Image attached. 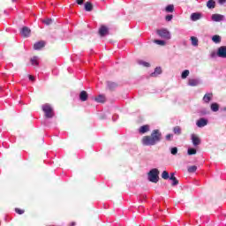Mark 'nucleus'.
Instances as JSON below:
<instances>
[{
  "label": "nucleus",
  "instance_id": "nucleus-1",
  "mask_svg": "<svg viewBox=\"0 0 226 226\" xmlns=\"http://www.w3.org/2000/svg\"><path fill=\"white\" fill-rule=\"evenodd\" d=\"M162 140V132L155 129L152 132L150 136H144L141 142L143 146H156Z\"/></svg>",
  "mask_w": 226,
  "mask_h": 226
},
{
  "label": "nucleus",
  "instance_id": "nucleus-2",
  "mask_svg": "<svg viewBox=\"0 0 226 226\" xmlns=\"http://www.w3.org/2000/svg\"><path fill=\"white\" fill-rule=\"evenodd\" d=\"M159 175L160 171L158 170V169H152L148 172V181H150V183H156L159 179Z\"/></svg>",
  "mask_w": 226,
  "mask_h": 226
},
{
  "label": "nucleus",
  "instance_id": "nucleus-3",
  "mask_svg": "<svg viewBox=\"0 0 226 226\" xmlns=\"http://www.w3.org/2000/svg\"><path fill=\"white\" fill-rule=\"evenodd\" d=\"M42 110L45 114V117H47L48 119L54 117V109H52V106H50V104L47 103L42 105Z\"/></svg>",
  "mask_w": 226,
  "mask_h": 226
},
{
  "label": "nucleus",
  "instance_id": "nucleus-4",
  "mask_svg": "<svg viewBox=\"0 0 226 226\" xmlns=\"http://www.w3.org/2000/svg\"><path fill=\"white\" fill-rule=\"evenodd\" d=\"M156 34L161 38H163L164 40H170V32L169 30L162 28L156 31Z\"/></svg>",
  "mask_w": 226,
  "mask_h": 226
},
{
  "label": "nucleus",
  "instance_id": "nucleus-5",
  "mask_svg": "<svg viewBox=\"0 0 226 226\" xmlns=\"http://www.w3.org/2000/svg\"><path fill=\"white\" fill-rule=\"evenodd\" d=\"M217 57H222V59H226V46H221L218 48L216 52Z\"/></svg>",
  "mask_w": 226,
  "mask_h": 226
},
{
  "label": "nucleus",
  "instance_id": "nucleus-6",
  "mask_svg": "<svg viewBox=\"0 0 226 226\" xmlns=\"http://www.w3.org/2000/svg\"><path fill=\"white\" fill-rule=\"evenodd\" d=\"M191 140H192L194 147H197V146H200L201 140H200V138L199 136H197V134H192Z\"/></svg>",
  "mask_w": 226,
  "mask_h": 226
},
{
  "label": "nucleus",
  "instance_id": "nucleus-7",
  "mask_svg": "<svg viewBox=\"0 0 226 226\" xmlns=\"http://www.w3.org/2000/svg\"><path fill=\"white\" fill-rule=\"evenodd\" d=\"M20 34L23 38H29L31 35V29L27 26H24L20 31Z\"/></svg>",
  "mask_w": 226,
  "mask_h": 226
},
{
  "label": "nucleus",
  "instance_id": "nucleus-8",
  "mask_svg": "<svg viewBox=\"0 0 226 226\" xmlns=\"http://www.w3.org/2000/svg\"><path fill=\"white\" fill-rule=\"evenodd\" d=\"M201 81L200 79H190L188 80V86H191V87H195L199 85H200Z\"/></svg>",
  "mask_w": 226,
  "mask_h": 226
},
{
  "label": "nucleus",
  "instance_id": "nucleus-9",
  "mask_svg": "<svg viewBox=\"0 0 226 226\" xmlns=\"http://www.w3.org/2000/svg\"><path fill=\"white\" fill-rule=\"evenodd\" d=\"M202 19V14L200 12H193L191 14V20L192 22H197Z\"/></svg>",
  "mask_w": 226,
  "mask_h": 226
},
{
  "label": "nucleus",
  "instance_id": "nucleus-10",
  "mask_svg": "<svg viewBox=\"0 0 226 226\" xmlns=\"http://www.w3.org/2000/svg\"><path fill=\"white\" fill-rule=\"evenodd\" d=\"M196 125L198 126V128H204V126H207V119H206V118H200L196 122Z\"/></svg>",
  "mask_w": 226,
  "mask_h": 226
},
{
  "label": "nucleus",
  "instance_id": "nucleus-11",
  "mask_svg": "<svg viewBox=\"0 0 226 226\" xmlns=\"http://www.w3.org/2000/svg\"><path fill=\"white\" fill-rule=\"evenodd\" d=\"M43 47H45V41H40L34 44V50H41V49H43Z\"/></svg>",
  "mask_w": 226,
  "mask_h": 226
},
{
  "label": "nucleus",
  "instance_id": "nucleus-12",
  "mask_svg": "<svg viewBox=\"0 0 226 226\" xmlns=\"http://www.w3.org/2000/svg\"><path fill=\"white\" fill-rule=\"evenodd\" d=\"M211 19H212L213 22H222V20H223V15L213 14Z\"/></svg>",
  "mask_w": 226,
  "mask_h": 226
},
{
  "label": "nucleus",
  "instance_id": "nucleus-13",
  "mask_svg": "<svg viewBox=\"0 0 226 226\" xmlns=\"http://www.w3.org/2000/svg\"><path fill=\"white\" fill-rule=\"evenodd\" d=\"M99 34L101 36H105V35L109 34V28L105 26H102L99 29Z\"/></svg>",
  "mask_w": 226,
  "mask_h": 226
},
{
  "label": "nucleus",
  "instance_id": "nucleus-14",
  "mask_svg": "<svg viewBox=\"0 0 226 226\" xmlns=\"http://www.w3.org/2000/svg\"><path fill=\"white\" fill-rule=\"evenodd\" d=\"M213 100V94L212 93H207L204 96H203V102L204 103H209V102H211Z\"/></svg>",
  "mask_w": 226,
  "mask_h": 226
},
{
  "label": "nucleus",
  "instance_id": "nucleus-15",
  "mask_svg": "<svg viewBox=\"0 0 226 226\" xmlns=\"http://www.w3.org/2000/svg\"><path fill=\"white\" fill-rule=\"evenodd\" d=\"M87 92L86 91H81L80 94H79V100L81 102H87Z\"/></svg>",
  "mask_w": 226,
  "mask_h": 226
},
{
  "label": "nucleus",
  "instance_id": "nucleus-16",
  "mask_svg": "<svg viewBox=\"0 0 226 226\" xmlns=\"http://www.w3.org/2000/svg\"><path fill=\"white\" fill-rule=\"evenodd\" d=\"M162 74V67H156L154 72L150 74L151 77H158Z\"/></svg>",
  "mask_w": 226,
  "mask_h": 226
},
{
  "label": "nucleus",
  "instance_id": "nucleus-17",
  "mask_svg": "<svg viewBox=\"0 0 226 226\" xmlns=\"http://www.w3.org/2000/svg\"><path fill=\"white\" fill-rule=\"evenodd\" d=\"M210 109H211L212 112H218V110H220V105L216 102H213L210 105Z\"/></svg>",
  "mask_w": 226,
  "mask_h": 226
},
{
  "label": "nucleus",
  "instance_id": "nucleus-18",
  "mask_svg": "<svg viewBox=\"0 0 226 226\" xmlns=\"http://www.w3.org/2000/svg\"><path fill=\"white\" fill-rule=\"evenodd\" d=\"M139 133H147V132H149V125L146 124V125L139 127Z\"/></svg>",
  "mask_w": 226,
  "mask_h": 226
},
{
  "label": "nucleus",
  "instance_id": "nucleus-19",
  "mask_svg": "<svg viewBox=\"0 0 226 226\" xmlns=\"http://www.w3.org/2000/svg\"><path fill=\"white\" fill-rule=\"evenodd\" d=\"M192 46V47H199V39L195 36L191 37Z\"/></svg>",
  "mask_w": 226,
  "mask_h": 226
},
{
  "label": "nucleus",
  "instance_id": "nucleus-20",
  "mask_svg": "<svg viewBox=\"0 0 226 226\" xmlns=\"http://www.w3.org/2000/svg\"><path fill=\"white\" fill-rule=\"evenodd\" d=\"M207 8H209V10H213V8L216 6V3L215 2V0H208V2L207 3Z\"/></svg>",
  "mask_w": 226,
  "mask_h": 226
},
{
  "label": "nucleus",
  "instance_id": "nucleus-21",
  "mask_svg": "<svg viewBox=\"0 0 226 226\" xmlns=\"http://www.w3.org/2000/svg\"><path fill=\"white\" fill-rule=\"evenodd\" d=\"M86 11H93V4L90 2L85 4Z\"/></svg>",
  "mask_w": 226,
  "mask_h": 226
},
{
  "label": "nucleus",
  "instance_id": "nucleus-22",
  "mask_svg": "<svg viewBox=\"0 0 226 226\" xmlns=\"http://www.w3.org/2000/svg\"><path fill=\"white\" fill-rule=\"evenodd\" d=\"M138 64L140 65V66H144L145 68H149V66H151V64L144 60H139L138 61Z\"/></svg>",
  "mask_w": 226,
  "mask_h": 226
},
{
  "label": "nucleus",
  "instance_id": "nucleus-23",
  "mask_svg": "<svg viewBox=\"0 0 226 226\" xmlns=\"http://www.w3.org/2000/svg\"><path fill=\"white\" fill-rule=\"evenodd\" d=\"M94 100L97 102V103H105V97L102 94H100L98 97H95Z\"/></svg>",
  "mask_w": 226,
  "mask_h": 226
},
{
  "label": "nucleus",
  "instance_id": "nucleus-24",
  "mask_svg": "<svg viewBox=\"0 0 226 226\" xmlns=\"http://www.w3.org/2000/svg\"><path fill=\"white\" fill-rule=\"evenodd\" d=\"M107 86H108L109 89H111V90L116 89V87H117V84L114 83L112 81H108Z\"/></svg>",
  "mask_w": 226,
  "mask_h": 226
},
{
  "label": "nucleus",
  "instance_id": "nucleus-25",
  "mask_svg": "<svg viewBox=\"0 0 226 226\" xmlns=\"http://www.w3.org/2000/svg\"><path fill=\"white\" fill-rule=\"evenodd\" d=\"M212 41H214V43H220L222 41V37H220V35H214L212 37Z\"/></svg>",
  "mask_w": 226,
  "mask_h": 226
},
{
  "label": "nucleus",
  "instance_id": "nucleus-26",
  "mask_svg": "<svg viewBox=\"0 0 226 226\" xmlns=\"http://www.w3.org/2000/svg\"><path fill=\"white\" fill-rule=\"evenodd\" d=\"M167 13H172L174 11V4H169L166 8H165Z\"/></svg>",
  "mask_w": 226,
  "mask_h": 226
},
{
  "label": "nucleus",
  "instance_id": "nucleus-27",
  "mask_svg": "<svg viewBox=\"0 0 226 226\" xmlns=\"http://www.w3.org/2000/svg\"><path fill=\"white\" fill-rule=\"evenodd\" d=\"M31 64H33V66H38V56L32 57Z\"/></svg>",
  "mask_w": 226,
  "mask_h": 226
},
{
  "label": "nucleus",
  "instance_id": "nucleus-28",
  "mask_svg": "<svg viewBox=\"0 0 226 226\" xmlns=\"http://www.w3.org/2000/svg\"><path fill=\"white\" fill-rule=\"evenodd\" d=\"M173 132L175 135H181V127L179 126L174 127Z\"/></svg>",
  "mask_w": 226,
  "mask_h": 226
},
{
  "label": "nucleus",
  "instance_id": "nucleus-29",
  "mask_svg": "<svg viewBox=\"0 0 226 226\" xmlns=\"http://www.w3.org/2000/svg\"><path fill=\"white\" fill-rule=\"evenodd\" d=\"M187 154H189V155L197 154V149H195V148H188Z\"/></svg>",
  "mask_w": 226,
  "mask_h": 226
},
{
  "label": "nucleus",
  "instance_id": "nucleus-30",
  "mask_svg": "<svg viewBox=\"0 0 226 226\" xmlns=\"http://www.w3.org/2000/svg\"><path fill=\"white\" fill-rule=\"evenodd\" d=\"M188 75H190V71L188 70H185L183 72H182V79H186L188 77Z\"/></svg>",
  "mask_w": 226,
  "mask_h": 226
},
{
  "label": "nucleus",
  "instance_id": "nucleus-31",
  "mask_svg": "<svg viewBox=\"0 0 226 226\" xmlns=\"http://www.w3.org/2000/svg\"><path fill=\"white\" fill-rule=\"evenodd\" d=\"M187 170H188V172H190V173L196 172V171H197V166H195V165L190 166Z\"/></svg>",
  "mask_w": 226,
  "mask_h": 226
},
{
  "label": "nucleus",
  "instance_id": "nucleus-32",
  "mask_svg": "<svg viewBox=\"0 0 226 226\" xmlns=\"http://www.w3.org/2000/svg\"><path fill=\"white\" fill-rule=\"evenodd\" d=\"M154 43H156L157 45H161L162 47H163L166 44L165 41L162 40H155Z\"/></svg>",
  "mask_w": 226,
  "mask_h": 226
},
{
  "label": "nucleus",
  "instance_id": "nucleus-33",
  "mask_svg": "<svg viewBox=\"0 0 226 226\" xmlns=\"http://www.w3.org/2000/svg\"><path fill=\"white\" fill-rule=\"evenodd\" d=\"M171 183V186H177V185H179V180H177V178H173Z\"/></svg>",
  "mask_w": 226,
  "mask_h": 226
},
{
  "label": "nucleus",
  "instance_id": "nucleus-34",
  "mask_svg": "<svg viewBox=\"0 0 226 226\" xmlns=\"http://www.w3.org/2000/svg\"><path fill=\"white\" fill-rule=\"evenodd\" d=\"M43 24H45L46 26H50V24H52V19H47L42 20Z\"/></svg>",
  "mask_w": 226,
  "mask_h": 226
},
{
  "label": "nucleus",
  "instance_id": "nucleus-35",
  "mask_svg": "<svg viewBox=\"0 0 226 226\" xmlns=\"http://www.w3.org/2000/svg\"><path fill=\"white\" fill-rule=\"evenodd\" d=\"M162 179H169V177H170L169 172L164 170L162 174Z\"/></svg>",
  "mask_w": 226,
  "mask_h": 226
},
{
  "label": "nucleus",
  "instance_id": "nucleus-36",
  "mask_svg": "<svg viewBox=\"0 0 226 226\" xmlns=\"http://www.w3.org/2000/svg\"><path fill=\"white\" fill-rule=\"evenodd\" d=\"M170 153H171V154H173V155L177 154V147H171V148H170Z\"/></svg>",
  "mask_w": 226,
  "mask_h": 226
},
{
  "label": "nucleus",
  "instance_id": "nucleus-37",
  "mask_svg": "<svg viewBox=\"0 0 226 226\" xmlns=\"http://www.w3.org/2000/svg\"><path fill=\"white\" fill-rule=\"evenodd\" d=\"M172 19H173L172 14H169V15L166 16L167 22H170V20H172Z\"/></svg>",
  "mask_w": 226,
  "mask_h": 226
},
{
  "label": "nucleus",
  "instance_id": "nucleus-38",
  "mask_svg": "<svg viewBox=\"0 0 226 226\" xmlns=\"http://www.w3.org/2000/svg\"><path fill=\"white\" fill-rule=\"evenodd\" d=\"M15 211H16V213H18V215H24V210H22V209L16 208Z\"/></svg>",
  "mask_w": 226,
  "mask_h": 226
},
{
  "label": "nucleus",
  "instance_id": "nucleus-39",
  "mask_svg": "<svg viewBox=\"0 0 226 226\" xmlns=\"http://www.w3.org/2000/svg\"><path fill=\"white\" fill-rule=\"evenodd\" d=\"M175 178H176L175 173H170L169 179H170V181H172V179H175Z\"/></svg>",
  "mask_w": 226,
  "mask_h": 226
},
{
  "label": "nucleus",
  "instance_id": "nucleus-40",
  "mask_svg": "<svg viewBox=\"0 0 226 226\" xmlns=\"http://www.w3.org/2000/svg\"><path fill=\"white\" fill-rule=\"evenodd\" d=\"M172 137H174V135H172V134H167V135H166V140H170V139H171Z\"/></svg>",
  "mask_w": 226,
  "mask_h": 226
},
{
  "label": "nucleus",
  "instance_id": "nucleus-41",
  "mask_svg": "<svg viewBox=\"0 0 226 226\" xmlns=\"http://www.w3.org/2000/svg\"><path fill=\"white\" fill-rule=\"evenodd\" d=\"M77 4L82 5L84 4V0H76Z\"/></svg>",
  "mask_w": 226,
  "mask_h": 226
},
{
  "label": "nucleus",
  "instance_id": "nucleus-42",
  "mask_svg": "<svg viewBox=\"0 0 226 226\" xmlns=\"http://www.w3.org/2000/svg\"><path fill=\"white\" fill-rule=\"evenodd\" d=\"M216 56H218V55H216V53L215 51L210 54V57H212V58L216 57Z\"/></svg>",
  "mask_w": 226,
  "mask_h": 226
},
{
  "label": "nucleus",
  "instance_id": "nucleus-43",
  "mask_svg": "<svg viewBox=\"0 0 226 226\" xmlns=\"http://www.w3.org/2000/svg\"><path fill=\"white\" fill-rule=\"evenodd\" d=\"M28 79H29V80H32V82H34V76L29 75Z\"/></svg>",
  "mask_w": 226,
  "mask_h": 226
},
{
  "label": "nucleus",
  "instance_id": "nucleus-44",
  "mask_svg": "<svg viewBox=\"0 0 226 226\" xmlns=\"http://www.w3.org/2000/svg\"><path fill=\"white\" fill-rule=\"evenodd\" d=\"M219 3H220L221 4H223V3H226V0H219Z\"/></svg>",
  "mask_w": 226,
  "mask_h": 226
},
{
  "label": "nucleus",
  "instance_id": "nucleus-45",
  "mask_svg": "<svg viewBox=\"0 0 226 226\" xmlns=\"http://www.w3.org/2000/svg\"><path fill=\"white\" fill-rule=\"evenodd\" d=\"M71 226H75V222H72V223H71Z\"/></svg>",
  "mask_w": 226,
  "mask_h": 226
}]
</instances>
